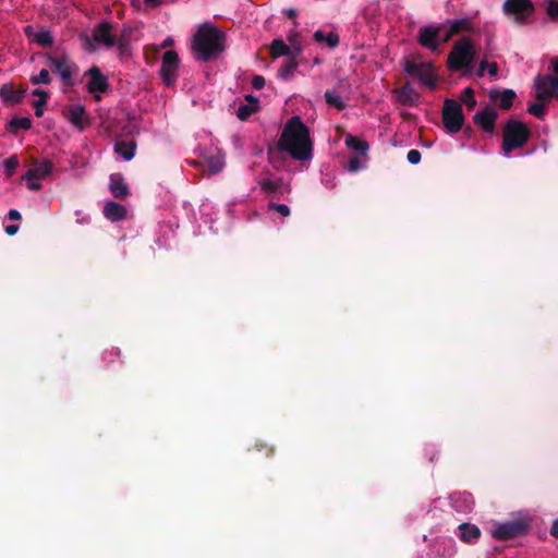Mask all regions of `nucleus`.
I'll list each match as a JSON object with an SVG mask.
<instances>
[{"mask_svg": "<svg viewBox=\"0 0 558 558\" xmlns=\"http://www.w3.org/2000/svg\"><path fill=\"white\" fill-rule=\"evenodd\" d=\"M280 151L288 153L294 160L307 161L313 157V142L310 129L299 116L291 117L284 124L277 142Z\"/></svg>", "mask_w": 558, "mask_h": 558, "instance_id": "f257e3e1", "label": "nucleus"}, {"mask_svg": "<svg viewBox=\"0 0 558 558\" xmlns=\"http://www.w3.org/2000/svg\"><path fill=\"white\" fill-rule=\"evenodd\" d=\"M226 49V35L210 24L198 27L193 37L192 50L197 61L208 62L219 57Z\"/></svg>", "mask_w": 558, "mask_h": 558, "instance_id": "f03ea898", "label": "nucleus"}, {"mask_svg": "<svg viewBox=\"0 0 558 558\" xmlns=\"http://www.w3.org/2000/svg\"><path fill=\"white\" fill-rule=\"evenodd\" d=\"M531 137V131L523 122L509 119L502 128V151L509 155L514 149L524 147Z\"/></svg>", "mask_w": 558, "mask_h": 558, "instance_id": "7ed1b4c3", "label": "nucleus"}, {"mask_svg": "<svg viewBox=\"0 0 558 558\" xmlns=\"http://www.w3.org/2000/svg\"><path fill=\"white\" fill-rule=\"evenodd\" d=\"M475 58L473 41L470 37L458 39L447 59V66L450 71L458 72L471 68Z\"/></svg>", "mask_w": 558, "mask_h": 558, "instance_id": "20e7f679", "label": "nucleus"}, {"mask_svg": "<svg viewBox=\"0 0 558 558\" xmlns=\"http://www.w3.org/2000/svg\"><path fill=\"white\" fill-rule=\"evenodd\" d=\"M535 11L531 0H506L502 4L504 14L518 25H524Z\"/></svg>", "mask_w": 558, "mask_h": 558, "instance_id": "39448f33", "label": "nucleus"}, {"mask_svg": "<svg viewBox=\"0 0 558 558\" xmlns=\"http://www.w3.org/2000/svg\"><path fill=\"white\" fill-rule=\"evenodd\" d=\"M45 57L48 60L49 65L52 68L53 72H56L62 83L72 87L74 85L73 75L77 70V66L68 54L61 53L53 56L51 53H46Z\"/></svg>", "mask_w": 558, "mask_h": 558, "instance_id": "423d86ee", "label": "nucleus"}, {"mask_svg": "<svg viewBox=\"0 0 558 558\" xmlns=\"http://www.w3.org/2000/svg\"><path fill=\"white\" fill-rule=\"evenodd\" d=\"M442 123L448 133L456 134L463 129L464 114L460 102L446 99L442 107Z\"/></svg>", "mask_w": 558, "mask_h": 558, "instance_id": "0eeeda50", "label": "nucleus"}, {"mask_svg": "<svg viewBox=\"0 0 558 558\" xmlns=\"http://www.w3.org/2000/svg\"><path fill=\"white\" fill-rule=\"evenodd\" d=\"M531 529L530 521L526 519H517L494 526L492 535L498 541H509L529 533Z\"/></svg>", "mask_w": 558, "mask_h": 558, "instance_id": "6e6552de", "label": "nucleus"}, {"mask_svg": "<svg viewBox=\"0 0 558 558\" xmlns=\"http://www.w3.org/2000/svg\"><path fill=\"white\" fill-rule=\"evenodd\" d=\"M434 70L435 69L432 62L416 63L411 60H405L404 62L405 73L412 77H417L424 85L428 86L429 88H434L436 86Z\"/></svg>", "mask_w": 558, "mask_h": 558, "instance_id": "1a4fd4ad", "label": "nucleus"}, {"mask_svg": "<svg viewBox=\"0 0 558 558\" xmlns=\"http://www.w3.org/2000/svg\"><path fill=\"white\" fill-rule=\"evenodd\" d=\"M444 25H427L423 26L418 29L417 34V43L432 52L439 51L440 46V35L441 31H444Z\"/></svg>", "mask_w": 558, "mask_h": 558, "instance_id": "9d476101", "label": "nucleus"}, {"mask_svg": "<svg viewBox=\"0 0 558 558\" xmlns=\"http://www.w3.org/2000/svg\"><path fill=\"white\" fill-rule=\"evenodd\" d=\"M179 63V54L174 50H168L163 53L159 73L167 86H172L175 83Z\"/></svg>", "mask_w": 558, "mask_h": 558, "instance_id": "9b49d317", "label": "nucleus"}, {"mask_svg": "<svg viewBox=\"0 0 558 558\" xmlns=\"http://www.w3.org/2000/svg\"><path fill=\"white\" fill-rule=\"evenodd\" d=\"M536 99L545 101L558 96V76L538 75L535 81Z\"/></svg>", "mask_w": 558, "mask_h": 558, "instance_id": "f8f14e48", "label": "nucleus"}, {"mask_svg": "<svg viewBox=\"0 0 558 558\" xmlns=\"http://www.w3.org/2000/svg\"><path fill=\"white\" fill-rule=\"evenodd\" d=\"M53 163L48 159H33L29 169L24 175L26 181L43 180L51 173Z\"/></svg>", "mask_w": 558, "mask_h": 558, "instance_id": "ddd939ff", "label": "nucleus"}, {"mask_svg": "<svg viewBox=\"0 0 558 558\" xmlns=\"http://www.w3.org/2000/svg\"><path fill=\"white\" fill-rule=\"evenodd\" d=\"M498 113L495 109L486 106L483 110L476 112L473 117V121L476 125L483 129L487 133H493L496 126V120Z\"/></svg>", "mask_w": 558, "mask_h": 558, "instance_id": "4468645a", "label": "nucleus"}, {"mask_svg": "<svg viewBox=\"0 0 558 558\" xmlns=\"http://www.w3.org/2000/svg\"><path fill=\"white\" fill-rule=\"evenodd\" d=\"M93 38L97 43L104 44L106 47L111 48L116 46L117 38L112 34V25L109 22H100L93 32Z\"/></svg>", "mask_w": 558, "mask_h": 558, "instance_id": "2eb2a0df", "label": "nucleus"}, {"mask_svg": "<svg viewBox=\"0 0 558 558\" xmlns=\"http://www.w3.org/2000/svg\"><path fill=\"white\" fill-rule=\"evenodd\" d=\"M87 74L90 80L87 84V89L89 93H106L109 88L108 78L101 73L99 68L92 66Z\"/></svg>", "mask_w": 558, "mask_h": 558, "instance_id": "dca6fc26", "label": "nucleus"}, {"mask_svg": "<svg viewBox=\"0 0 558 558\" xmlns=\"http://www.w3.org/2000/svg\"><path fill=\"white\" fill-rule=\"evenodd\" d=\"M26 92V87L21 86L19 89H14L12 85L4 84L0 87V98L5 105H19L23 101Z\"/></svg>", "mask_w": 558, "mask_h": 558, "instance_id": "f3484780", "label": "nucleus"}, {"mask_svg": "<svg viewBox=\"0 0 558 558\" xmlns=\"http://www.w3.org/2000/svg\"><path fill=\"white\" fill-rule=\"evenodd\" d=\"M109 190L114 198L125 199L130 189L121 173H112L109 178Z\"/></svg>", "mask_w": 558, "mask_h": 558, "instance_id": "a211bd4d", "label": "nucleus"}, {"mask_svg": "<svg viewBox=\"0 0 558 558\" xmlns=\"http://www.w3.org/2000/svg\"><path fill=\"white\" fill-rule=\"evenodd\" d=\"M302 52L301 47L290 48L282 39L276 38L270 45V56L276 59L279 57L300 56Z\"/></svg>", "mask_w": 558, "mask_h": 558, "instance_id": "6ab92c4d", "label": "nucleus"}, {"mask_svg": "<svg viewBox=\"0 0 558 558\" xmlns=\"http://www.w3.org/2000/svg\"><path fill=\"white\" fill-rule=\"evenodd\" d=\"M68 120L81 130L89 124L85 107L82 105H75L69 108Z\"/></svg>", "mask_w": 558, "mask_h": 558, "instance_id": "aec40b11", "label": "nucleus"}, {"mask_svg": "<svg viewBox=\"0 0 558 558\" xmlns=\"http://www.w3.org/2000/svg\"><path fill=\"white\" fill-rule=\"evenodd\" d=\"M105 217L112 221H121L126 217V208L113 201L108 202L104 207Z\"/></svg>", "mask_w": 558, "mask_h": 558, "instance_id": "412c9836", "label": "nucleus"}, {"mask_svg": "<svg viewBox=\"0 0 558 558\" xmlns=\"http://www.w3.org/2000/svg\"><path fill=\"white\" fill-rule=\"evenodd\" d=\"M489 97L493 100L499 99V107L504 110H508L512 107L517 95L513 89H504L502 92L494 89L489 93Z\"/></svg>", "mask_w": 558, "mask_h": 558, "instance_id": "4be33fe9", "label": "nucleus"}, {"mask_svg": "<svg viewBox=\"0 0 558 558\" xmlns=\"http://www.w3.org/2000/svg\"><path fill=\"white\" fill-rule=\"evenodd\" d=\"M459 537L464 543H474L481 536V530L471 523H461L459 526Z\"/></svg>", "mask_w": 558, "mask_h": 558, "instance_id": "5701e85b", "label": "nucleus"}, {"mask_svg": "<svg viewBox=\"0 0 558 558\" xmlns=\"http://www.w3.org/2000/svg\"><path fill=\"white\" fill-rule=\"evenodd\" d=\"M136 150V143L134 141H117L114 143V153L122 156L124 160H131Z\"/></svg>", "mask_w": 558, "mask_h": 558, "instance_id": "b1692460", "label": "nucleus"}, {"mask_svg": "<svg viewBox=\"0 0 558 558\" xmlns=\"http://www.w3.org/2000/svg\"><path fill=\"white\" fill-rule=\"evenodd\" d=\"M397 100L403 106H415L418 95L409 85H404L397 92Z\"/></svg>", "mask_w": 558, "mask_h": 558, "instance_id": "393cba45", "label": "nucleus"}, {"mask_svg": "<svg viewBox=\"0 0 558 558\" xmlns=\"http://www.w3.org/2000/svg\"><path fill=\"white\" fill-rule=\"evenodd\" d=\"M32 95L38 97V99L33 102V107L35 109V116L40 118L44 114V107L47 105L50 94L44 89L36 88L32 92Z\"/></svg>", "mask_w": 558, "mask_h": 558, "instance_id": "a878e982", "label": "nucleus"}, {"mask_svg": "<svg viewBox=\"0 0 558 558\" xmlns=\"http://www.w3.org/2000/svg\"><path fill=\"white\" fill-rule=\"evenodd\" d=\"M299 56H290L287 58V60H284L282 66L280 68V70L278 71V77L283 80V81H288L290 80V77L292 76V74L294 73V71L296 70L298 68V61H296V58Z\"/></svg>", "mask_w": 558, "mask_h": 558, "instance_id": "bb28decb", "label": "nucleus"}, {"mask_svg": "<svg viewBox=\"0 0 558 558\" xmlns=\"http://www.w3.org/2000/svg\"><path fill=\"white\" fill-rule=\"evenodd\" d=\"M260 187L264 193L268 196H275L277 193H282L283 180L278 179L276 181L265 178L260 181Z\"/></svg>", "mask_w": 558, "mask_h": 558, "instance_id": "cd10ccee", "label": "nucleus"}, {"mask_svg": "<svg viewBox=\"0 0 558 558\" xmlns=\"http://www.w3.org/2000/svg\"><path fill=\"white\" fill-rule=\"evenodd\" d=\"M345 145L354 150L357 156H366L368 150V144L365 141L351 134L345 137Z\"/></svg>", "mask_w": 558, "mask_h": 558, "instance_id": "c85d7f7f", "label": "nucleus"}, {"mask_svg": "<svg viewBox=\"0 0 558 558\" xmlns=\"http://www.w3.org/2000/svg\"><path fill=\"white\" fill-rule=\"evenodd\" d=\"M33 41L43 48L52 47L54 43L51 32L46 28L36 32Z\"/></svg>", "mask_w": 558, "mask_h": 558, "instance_id": "c756f323", "label": "nucleus"}, {"mask_svg": "<svg viewBox=\"0 0 558 558\" xmlns=\"http://www.w3.org/2000/svg\"><path fill=\"white\" fill-rule=\"evenodd\" d=\"M314 39L317 43H326L330 48H336L339 45V36L333 32L326 34L323 31H316Z\"/></svg>", "mask_w": 558, "mask_h": 558, "instance_id": "7c9ffc66", "label": "nucleus"}, {"mask_svg": "<svg viewBox=\"0 0 558 558\" xmlns=\"http://www.w3.org/2000/svg\"><path fill=\"white\" fill-rule=\"evenodd\" d=\"M32 128V120L28 117H14L10 121V131L17 133L20 130H29Z\"/></svg>", "mask_w": 558, "mask_h": 558, "instance_id": "2f4dec72", "label": "nucleus"}, {"mask_svg": "<svg viewBox=\"0 0 558 558\" xmlns=\"http://www.w3.org/2000/svg\"><path fill=\"white\" fill-rule=\"evenodd\" d=\"M461 102H463L469 111L476 107L475 92L472 87H466L462 90Z\"/></svg>", "mask_w": 558, "mask_h": 558, "instance_id": "473e14b6", "label": "nucleus"}, {"mask_svg": "<svg viewBox=\"0 0 558 558\" xmlns=\"http://www.w3.org/2000/svg\"><path fill=\"white\" fill-rule=\"evenodd\" d=\"M206 166L208 168L209 174H216L222 170L225 161L223 158L218 155L210 156L206 159Z\"/></svg>", "mask_w": 558, "mask_h": 558, "instance_id": "72a5a7b5", "label": "nucleus"}, {"mask_svg": "<svg viewBox=\"0 0 558 558\" xmlns=\"http://www.w3.org/2000/svg\"><path fill=\"white\" fill-rule=\"evenodd\" d=\"M325 99L329 106L335 107L338 110H343L345 108V102L342 97L335 92L327 90L325 93Z\"/></svg>", "mask_w": 558, "mask_h": 558, "instance_id": "f704fd0d", "label": "nucleus"}, {"mask_svg": "<svg viewBox=\"0 0 558 558\" xmlns=\"http://www.w3.org/2000/svg\"><path fill=\"white\" fill-rule=\"evenodd\" d=\"M485 71H488V74L490 76H496L498 74V64L496 62H487L482 61L480 63L478 70H477V76L482 77L485 75Z\"/></svg>", "mask_w": 558, "mask_h": 558, "instance_id": "c9c22d12", "label": "nucleus"}, {"mask_svg": "<svg viewBox=\"0 0 558 558\" xmlns=\"http://www.w3.org/2000/svg\"><path fill=\"white\" fill-rule=\"evenodd\" d=\"M451 34H459L463 31H471L472 24L466 19L454 20L451 22L450 27Z\"/></svg>", "mask_w": 558, "mask_h": 558, "instance_id": "e433bc0d", "label": "nucleus"}, {"mask_svg": "<svg viewBox=\"0 0 558 558\" xmlns=\"http://www.w3.org/2000/svg\"><path fill=\"white\" fill-rule=\"evenodd\" d=\"M31 83L34 85H49L52 81L51 75L47 69H43L39 74L32 75L29 78Z\"/></svg>", "mask_w": 558, "mask_h": 558, "instance_id": "4c0bfd02", "label": "nucleus"}, {"mask_svg": "<svg viewBox=\"0 0 558 558\" xmlns=\"http://www.w3.org/2000/svg\"><path fill=\"white\" fill-rule=\"evenodd\" d=\"M258 109V106H252V105H240L236 110V117L245 121L247 120L256 110Z\"/></svg>", "mask_w": 558, "mask_h": 558, "instance_id": "58836bf2", "label": "nucleus"}, {"mask_svg": "<svg viewBox=\"0 0 558 558\" xmlns=\"http://www.w3.org/2000/svg\"><path fill=\"white\" fill-rule=\"evenodd\" d=\"M527 112L538 119L545 116V105L542 101L535 102L527 108Z\"/></svg>", "mask_w": 558, "mask_h": 558, "instance_id": "ea45409f", "label": "nucleus"}, {"mask_svg": "<svg viewBox=\"0 0 558 558\" xmlns=\"http://www.w3.org/2000/svg\"><path fill=\"white\" fill-rule=\"evenodd\" d=\"M4 169L9 177H11L15 169L19 167V158L16 155H13L4 160L3 162Z\"/></svg>", "mask_w": 558, "mask_h": 558, "instance_id": "a19ab883", "label": "nucleus"}, {"mask_svg": "<svg viewBox=\"0 0 558 558\" xmlns=\"http://www.w3.org/2000/svg\"><path fill=\"white\" fill-rule=\"evenodd\" d=\"M362 168L360 156L355 155L348 161V170L350 172H357Z\"/></svg>", "mask_w": 558, "mask_h": 558, "instance_id": "79ce46f5", "label": "nucleus"}, {"mask_svg": "<svg viewBox=\"0 0 558 558\" xmlns=\"http://www.w3.org/2000/svg\"><path fill=\"white\" fill-rule=\"evenodd\" d=\"M269 208L275 209L276 211H278L279 214H281L284 217L290 215V208L284 204L270 203Z\"/></svg>", "mask_w": 558, "mask_h": 558, "instance_id": "37998d69", "label": "nucleus"}, {"mask_svg": "<svg viewBox=\"0 0 558 558\" xmlns=\"http://www.w3.org/2000/svg\"><path fill=\"white\" fill-rule=\"evenodd\" d=\"M421 153L417 149H411L408 155L407 159L411 165H417L421 161Z\"/></svg>", "mask_w": 558, "mask_h": 558, "instance_id": "c03bdc74", "label": "nucleus"}, {"mask_svg": "<svg viewBox=\"0 0 558 558\" xmlns=\"http://www.w3.org/2000/svg\"><path fill=\"white\" fill-rule=\"evenodd\" d=\"M265 77L262 75H254L252 78V86L254 89L259 90L265 86Z\"/></svg>", "mask_w": 558, "mask_h": 558, "instance_id": "a18cd8bd", "label": "nucleus"}, {"mask_svg": "<svg viewBox=\"0 0 558 558\" xmlns=\"http://www.w3.org/2000/svg\"><path fill=\"white\" fill-rule=\"evenodd\" d=\"M547 14L553 19H558V1H550L548 3Z\"/></svg>", "mask_w": 558, "mask_h": 558, "instance_id": "49530a36", "label": "nucleus"}, {"mask_svg": "<svg viewBox=\"0 0 558 558\" xmlns=\"http://www.w3.org/2000/svg\"><path fill=\"white\" fill-rule=\"evenodd\" d=\"M453 36H454V34H451V29L448 28V29H446L445 33L441 32L440 43H448Z\"/></svg>", "mask_w": 558, "mask_h": 558, "instance_id": "de8ad7c7", "label": "nucleus"}, {"mask_svg": "<svg viewBox=\"0 0 558 558\" xmlns=\"http://www.w3.org/2000/svg\"><path fill=\"white\" fill-rule=\"evenodd\" d=\"M24 34L27 36L28 39L33 41L34 34H36V32L32 25H27L24 27Z\"/></svg>", "mask_w": 558, "mask_h": 558, "instance_id": "09e8293b", "label": "nucleus"}, {"mask_svg": "<svg viewBox=\"0 0 558 558\" xmlns=\"http://www.w3.org/2000/svg\"><path fill=\"white\" fill-rule=\"evenodd\" d=\"M39 180L27 181V186L32 191H38L41 189V184L38 182Z\"/></svg>", "mask_w": 558, "mask_h": 558, "instance_id": "8fccbe9b", "label": "nucleus"}, {"mask_svg": "<svg viewBox=\"0 0 558 558\" xmlns=\"http://www.w3.org/2000/svg\"><path fill=\"white\" fill-rule=\"evenodd\" d=\"M8 217L11 219V220H20L22 218L21 214L19 210L16 209H10L9 210V214H8Z\"/></svg>", "mask_w": 558, "mask_h": 558, "instance_id": "3c124183", "label": "nucleus"}, {"mask_svg": "<svg viewBox=\"0 0 558 558\" xmlns=\"http://www.w3.org/2000/svg\"><path fill=\"white\" fill-rule=\"evenodd\" d=\"M19 231V226L17 225H9L5 227V232L9 234V235H14L16 234Z\"/></svg>", "mask_w": 558, "mask_h": 558, "instance_id": "603ef678", "label": "nucleus"}, {"mask_svg": "<svg viewBox=\"0 0 558 558\" xmlns=\"http://www.w3.org/2000/svg\"><path fill=\"white\" fill-rule=\"evenodd\" d=\"M550 534L555 537V538H558V519L554 521L553 525H551V529H550Z\"/></svg>", "mask_w": 558, "mask_h": 558, "instance_id": "864d4df0", "label": "nucleus"}, {"mask_svg": "<svg viewBox=\"0 0 558 558\" xmlns=\"http://www.w3.org/2000/svg\"><path fill=\"white\" fill-rule=\"evenodd\" d=\"M144 2H145L148 7L156 8V7L160 5L161 0H144Z\"/></svg>", "mask_w": 558, "mask_h": 558, "instance_id": "5fc2aeb1", "label": "nucleus"}, {"mask_svg": "<svg viewBox=\"0 0 558 558\" xmlns=\"http://www.w3.org/2000/svg\"><path fill=\"white\" fill-rule=\"evenodd\" d=\"M245 99L250 102L248 105L258 106V99L252 95H247Z\"/></svg>", "mask_w": 558, "mask_h": 558, "instance_id": "6e6d98bb", "label": "nucleus"}, {"mask_svg": "<svg viewBox=\"0 0 558 558\" xmlns=\"http://www.w3.org/2000/svg\"><path fill=\"white\" fill-rule=\"evenodd\" d=\"M462 130L468 137H471L474 133V130L471 125H466V126L463 125Z\"/></svg>", "mask_w": 558, "mask_h": 558, "instance_id": "4d7b16f0", "label": "nucleus"}, {"mask_svg": "<svg viewBox=\"0 0 558 558\" xmlns=\"http://www.w3.org/2000/svg\"><path fill=\"white\" fill-rule=\"evenodd\" d=\"M173 43H174V41H173V39H172L171 37H167V38L162 41V44H161V46H160V47H161V48L170 47V46H172V45H173Z\"/></svg>", "mask_w": 558, "mask_h": 558, "instance_id": "13d9d810", "label": "nucleus"}, {"mask_svg": "<svg viewBox=\"0 0 558 558\" xmlns=\"http://www.w3.org/2000/svg\"><path fill=\"white\" fill-rule=\"evenodd\" d=\"M551 69L558 76V57L551 59Z\"/></svg>", "mask_w": 558, "mask_h": 558, "instance_id": "bf43d9fd", "label": "nucleus"}, {"mask_svg": "<svg viewBox=\"0 0 558 558\" xmlns=\"http://www.w3.org/2000/svg\"><path fill=\"white\" fill-rule=\"evenodd\" d=\"M286 14H287L288 17L293 19L296 15V10L289 9V10H287Z\"/></svg>", "mask_w": 558, "mask_h": 558, "instance_id": "052dcab7", "label": "nucleus"}, {"mask_svg": "<svg viewBox=\"0 0 558 558\" xmlns=\"http://www.w3.org/2000/svg\"><path fill=\"white\" fill-rule=\"evenodd\" d=\"M294 36H298V34H291V35L289 36V38H288V39H289V41H290V43H292V41H293Z\"/></svg>", "mask_w": 558, "mask_h": 558, "instance_id": "680f3d73", "label": "nucleus"}, {"mask_svg": "<svg viewBox=\"0 0 558 558\" xmlns=\"http://www.w3.org/2000/svg\"><path fill=\"white\" fill-rule=\"evenodd\" d=\"M140 2V0H132L133 5H136Z\"/></svg>", "mask_w": 558, "mask_h": 558, "instance_id": "e2e57ef3", "label": "nucleus"}, {"mask_svg": "<svg viewBox=\"0 0 558 558\" xmlns=\"http://www.w3.org/2000/svg\"><path fill=\"white\" fill-rule=\"evenodd\" d=\"M116 354H117V355H119V354H120V350H119V349H117V350H116Z\"/></svg>", "mask_w": 558, "mask_h": 558, "instance_id": "0e129e2a", "label": "nucleus"}]
</instances>
